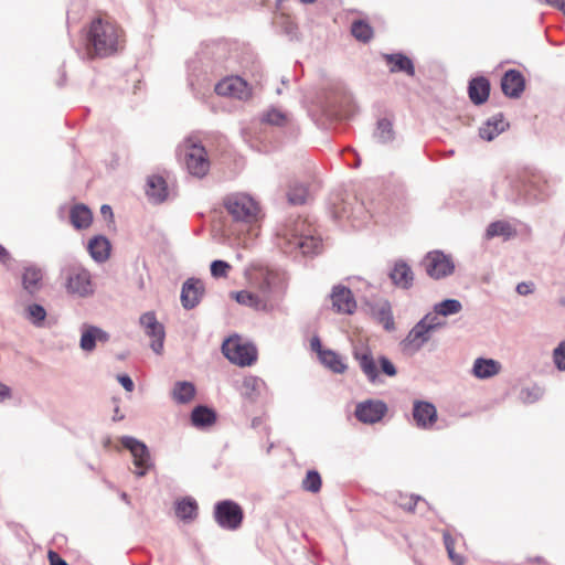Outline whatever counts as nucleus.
Returning <instances> with one entry per match:
<instances>
[{"label": "nucleus", "mask_w": 565, "mask_h": 565, "mask_svg": "<svg viewBox=\"0 0 565 565\" xmlns=\"http://www.w3.org/2000/svg\"><path fill=\"white\" fill-rule=\"evenodd\" d=\"M249 289L233 292L234 299L256 311L271 312L282 299L286 279L282 273L267 266H255L248 274Z\"/></svg>", "instance_id": "obj_1"}, {"label": "nucleus", "mask_w": 565, "mask_h": 565, "mask_svg": "<svg viewBox=\"0 0 565 565\" xmlns=\"http://www.w3.org/2000/svg\"><path fill=\"white\" fill-rule=\"evenodd\" d=\"M277 245L285 254L316 255L322 248V241L306 220H288L277 232Z\"/></svg>", "instance_id": "obj_2"}, {"label": "nucleus", "mask_w": 565, "mask_h": 565, "mask_svg": "<svg viewBox=\"0 0 565 565\" xmlns=\"http://www.w3.org/2000/svg\"><path fill=\"white\" fill-rule=\"evenodd\" d=\"M122 30L109 20L96 18L86 34V51L89 57H107L122 47Z\"/></svg>", "instance_id": "obj_3"}, {"label": "nucleus", "mask_w": 565, "mask_h": 565, "mask_svg": "<svg viewBox=\"0 0 565 565\" xmlns=\"http://www.w3.org/2000/svg\"><path fill=\"white\" fill-rule=\"evenodd\" d=\"M62 286L74 298H89L95 294L90 271L77 260L65 262L60 269Z\"/></svg>", "instance_id": "obj_4"}, {"label": "nucleus", "mask_w": 565, "mask_h": 565, "mask_svg": "<svg viewBox=\"0 0 565 565\" xmlns=\"http://www.w3.org/2000/svg\"><path fill=\"white\" fill-rule=\"evenodd\" d=\"M178 156L188 172L195 178L207 174L211 163L205 148L193 139H185L178 147Z\"/></svg>", "instance_id": "obj_5"}, {"label": "nucleus", "mask_w": 565, "mask_h": 565, "mask_svg": "<svg viewBox=\"0 0 565 565\" xmlns=\"http://www.w3.org/2000/svg\"><path fill=\"white\" fill-rule=\"evenodd\" d=\"M225 209L236 221L243 223H253L257 220L259 213L258 203L248 194L235 193L225 199Z\"/></svg>", "instance_id": "obj_6"}, {"label": "nucleus", "mask_w": 565, "mask_h": 565, "mask_svg": "<svg viewBox=\"0 0 565 565\" xmlns=\"http://www.w3.org/2000/svg\"><path fill=\"white\" fill-rule=\"evenodd\" d=\"M211 70L210 65H203L200 57L188 63V85L195 97H203L210 90L212 84Z\"/></svg>", "instance_id": "obj_7"}, {"label": "nucleus", "mask_w": 565, "mask_h": 565, "mask_svg": "<svg viewBox=\"0 0 565 565\" xmlns=\"http://www.w3.org/2000/svg\"><path fill=\"white\" fill-rule=\"evenodd\" d=\"M214 519L220 527L235 531L242 525L244 513L238 503L224 500L215 504Z\"/></svg>", "instance_id": "obj_8"}, {"label": "nucleus", "mask_w": 565, "mask_h": 565, "mask_svg": "<svg viewBox=\"0 0 565 565\" xmlns=\"http://www.w3.org/2000/svg\"><path fill=\"white\" fill-rule=\"evenodd\" d=\"M514 188L518 191L515 200L523 201L525 203L543 201L550 195L547 185L541 179V177L537 175L520 179L514 184Z\"/></svg>", "instance_id": "obj_9"}, {"label": "nucleus", "mask_w": 565, "mask_h": 565, "mask_svg": "<svg viewBox=\"0 0 565 565\" xmlns=\"http://www.w3.org/2000/svg\"><path fill=\"white\" fill-rule=\"evenodd\" d=\"M222 352L232 363L241 366L250 365L257 359L256 348L238 339H227L222 345Z\"/></svg>", "instance_id": "obj_10"}, {"label": "nucleus", "mask_w": 565, "mask_h": 565, "mask_svg": "<svg viewBox=\"0 0 565 565\" xmlns=\"http://www.w3.org/2000/svg\"><path fill=\"white\" fill-rule=\"evenodd\" d=\"M423 266L427 275L434 279L450 276L455 270L451 257L440 250L429 252L423 259Z\"/></svg>", "instance_id": "obj_11"}, {"label": "nucleus", "mask_w": 565, "mask_h": 565, "mask_svg": "<svg viewBox=\"0 0 565 565\" xmlns=\"http://www.w3.org/2000/svg\"><path fill=\"white\" fill-rule=\"evenodd\" d=\"M353 358L358 361L362 373L365 375L371 384L380 383V374L376 365V361L372 354L371 349L360 342L353 345Z\"/></svg>", "instance_id": "obj_12"}, {"label": "nucleus", "mask_w": 565, "mask_h": 565, "mask_svg": "<svg viewBox=\"0 0 565 565\" xmlns=\"http://www.w3.org/2000/svg\"><path fill=\"white\" fill-rule=\"evenodd\" d=\"M214 90L220 96L246 100L250 96L248 84L239 76H230L220 81Z\"/></svg>", "instance_id": "obj_13"}, {"label": "nucleus", "mask_w": 565, "mask_h": 565, "mask_svg": "<svg viewBox=\"0 0 565 565\" xmlns=\"http://www.w3.org/2000/svg\"><path fill=\"white\" fill-rule=\"evenodd\" d=\"M139 321L146 334L152 339L150 344L152 351L157 354H161L166 337L164 327L157 320L152 311L143 313Z\"/></svg>", "instance_id": "obj_14"}, {"label": "nucleus", "mask_w": 565, "mask_h": 565, "mask_svg": "<svg viewBox=\"0 0 565 565\" xmlns=\"http://www.w3.org/2000/svg\"><path fill=\"white\" fill-rule=\"evenodd\" d=\"M387 406L380 399H366L355 406L354 415L363 424H375L386 414Z\"/></svg>", "instance_id": "obj_15"}, {"label": "nucleus", "mask_w": 565, "mask_h": 565, "mask_svg": "<svg viewBox=\"0 0 565 565\" xmlns=\"http://www.w3.org/2000/svg\"><path fill=\"white\" fill-rule=\"evenodd\" d=\"M109 334L99 327L83 323L81 326L79 348L86 352H93L98 342L106 343L109 341Z\"/></svg>", "instance_id": "obj_16"}, {"label": "nucleus", "mask_w": 565, "mask_h": 565, "mask_svg": "<svg viewBox=\"0 0 565 565\" xmlns=\"http://www.w3.org/2000/svg\"><path fill=\"white\" fill-rule=\"evenodd\" d=\"M388 277L396 288L404 290L412 288L415 279L413 269L403 259H398L393 264Z\"/></svg>", "instance_id": "obj_17"}, {"label": "nucleus", "mask_w": 565, "mask_h": 565, "mask_svg": "<svg viewBox=\"0 0 565 565\" xmlns=\"http://www.w3.org/2000/svg\"><path fill=\"white\" fill-rule=\"evenodd\" d=\"M332 308L338 313H352L356 308L351 290L342 285L334 286L331 292Z\"/></svg>", "instance_id": "obj_18"}, {"label": "nucleus", "mask_w": 565, "mask_h": 565, "mask_svg": "<svg viewBox=\"0 0 565 565\" xmlns=\"http://www.w3.org/2000/svg\"><path fill=\"white\" fill-rule=\"evenodd\" d=\"M431 338V332L419 321L408 331L402 344L412 353L419 351Z\"/></svg>", "instance_id": "obj_19"}, {"label": "nucleus", "mask_w": 565, "mask_h": 565, "mask_svg": "<svg viewBox=\"0 0 565 565\" xmlns=\"http://www.w3.org/2000/svg\"><path fill=\"white\" fill-rule=\"evenodd\" d=\"M413 418L419 428L428 429L437 420V411L434 404L424 401H415Z\"/></svg>", "instance_id": "obj_20"}, {"label": "nucleus", "mask_w": 565, "mask_h": 565, "mask_svg": "<svg viewBox=\"0 0 565 565\" xmlns=\"http://www.w3.org/2000/svg\"><path fill=\"white\" fill-rule=\"evenodd\" d=\"M204 287L201 280L189 278L181 289V303L184 309L196 307L203 296Z\"/></svg>", "instance_id": "obj_21"}, {"label": "nucleus", "mask_w": 565, "mask_h": 565, "mask_svg": "<svg viewBox=\"0 0 565 565\" xmlns=\"http://www.w3.org/2000/svg\"><path fill=\"white\" fill-rule=\"evenodd\" d=\"M501 88L505 96L519 98L525 88V81L520 71L509 70L502 77Z\"/></svg>", "instance_id": "obj_22"}, {"label": "nucleus", "mask_w": 565, "mask_h": 565, "mask_svg": "<svg viewBox=\"0 0 565 565\" xmlns=\"http://www.w3.org/2000/svg\"><path fill=\"white\" fill-rule=\"evenodd\" d=\"M120 441L121 445L131 452L135 466H147L151 463L149 449L142 441L131 436H124Z\"/></svg>", "instance_id": "obj_23"}, {"label": "nucleus", "mask_w": 565, "mask_h": 565, "mask_svg": "<svg viewBox=\"0 0 565 565\" xmlns=\"http://www.w3.org/2000/svg\"><path fill=\"white\" fill-rule=\"evenodd\" d=\"M43 271L41 268L31 265L26 266L22 273V288L30 296H34L42 289Z\"/></svg>", "instance_id": "obj_24"}, {"label": "nucleus", "mask_w": 565, "mask_h": 565, "mask_svg": "<svg viewBox=\"0 0 565 565\" xmlns=\"http://www.w3.org/2000/svg\"><path fill=\"white\" fill-rule=\"evenodd\" d=\"M87 249L90 257L102 264L109 258L111 245L105 236L98 235L89 239Z\"/></svg>", "instance_id": "obj_25"}, {"label": "nucleus", "mask_w": 565, "mask_h": 565, "mask_svg": "<svg viewBox=\"0 0 565 565\" xmlns=\"http://www.w3.org/2000/svg\"><path fill=\"white\" fill-rule=\"evenodd\" d=\"M501 371L500 362L493 359L478 358L473 362L472 375L480 380H487L499 374Z\"/></svg>", "instance_id": "obj_26"}, {"label": "nucleus", "mask_w": 565, "mask_h": 565, "mask_svg": "<svg viewBox=\"0 0 565 565\" xmlns=\"http://www.w3.org/2000/svg\"><path fill=\"white\" fill-rule=\"evenodd\" d=\"M147 196L154 203L163 202L168 196V186L161 175H150L147 180Z\"/></svg>", "instance_id": "obj_27"}, {"label": "nucleus", "mask_w": 565, "mask_h": 565, "mask_svg": "<svg viewBox=\"0 0 565 565\" xmlns=\"http://www.w3.org/2000/svg\"><path fill=\"white\" fill-rule=\"evenodd\" d=\"M468 93L476 105L483 104L490 94V82L486 77H477L469 82Z\"/></svg>", "instance_id": "obj_28"}, {"label": "nucleus", "mask_w": 565, "mask_h": 565, "mask_svg": "<svg viewBox=\"0 0 565 565\" xmlns=\"http://www.w3.org/2000/svg\"><path fill=\"white\" fill-rule=\"evenodd\" d=\"M508 122L501 114L489 118L487 122L480 127L479 136L487 141L493 140L497 136L505 130Z\"/></svg>", "instance_id": "obj_29"}, {"label": "nucleus", "mask_w": 565, "mask_h": 565, "mask_svg": "<svg viewBox=\"0 0 565 565\" xmlns=\"http://www.w3.org/2000/svg\"><path fill=\"white\" fill-rule=\"evenodd\" d=\"M216 422L215 412L204 405H199L191 412V424L199 429L212 426Z\"/></svg>", "instance_id": "obj_30"}, {"label": "nucleus", "mask_w": 565, "mask_h": 565, "mask_svg": "<svg viewBox=\"0 0 565 565\" xmlns=\"http://www.w3.org/2000/svg\"><path fill=\"white\" fill-rule=\"evenodd\" d=\"M385 61L391 65L392 73L403 72L409 76L415 75V67L413 61L402 53L385 54Z\"/></svg>", "instance_id": "obj_31"}, {"label": "nucleus", "mask_w": 565, "mask_h": 565, "mask_svg": "<svg viewBox=\"0 0 565 565\" xmlns=\"http://www.w3.org/2000/svg\"><path fill=\"white\" fill-rule=\"evenodd\" d=\"M264 387L265 382L260 377L248 375L243 379L239 391L242 396L254 402L259 397Z\"/></svg>", "instance_id": "obj_32"}, {"label": "nucleus", "mask_w": 565, "mask_h": 565, "mask_svg": "<svg viewBox=\"0 0 565 565\" xmlns=\"http://www.w3.org/2000/svg\"><path fill=\"white\" fill-rule=\"evenodd\" d=\"M196 390L192 382H175L171 392L172 398L177 404H188L195 396Z\"/></svg>", "instance_id": "obj_33"}, {"label": "nucleus", "mask_w": 565, "mask_h": 565, "mask_svg": "<svg viewBox=\"0 0 565 565\" xmlns=\"http://www.w3.org/2000/svg\"><path fill=\"white\" fill-rule=\"evenodd\" d=\"M70 218L72 225L79 230L86 228L90 225L93 221V215L87 206L83 204H77L71 209Z\"/></svg>", "instance_id": "obj_34"}, {"label": "nucleus", "mask_w": 565, "mask_h": 565, "mask_svg": "<svg viewBox=\"0 0 565 565\" xmlns=\"http://www.w3.org/2000/svg\"><path fill=\"white\" fill-rule=\"evenodd\" d=\"M319 360L326 367L331 370L333 373L342 374L347 371L348 366L343 362L342 358L332 350L321 351Z\"/></svg>", "instance_id": "obj_35"}, {"label": "nucleus", "mask_w": 565, "mask_h": 565, "mask_svg": "<svg viewBox=\"0 0 565 565\" xmlns=\"http://www.w3.org/2000/svg\"><path fill=\"white\" fill-rule=\"evenodd\" d=\"M175 514L183 521H192L198 515V504L192 498H184L175 503Z\"/></svg>", "instance_id": "obj_36"}, {"label": "nucleus", "mask_w": 565, "mask_h": 565, "mask_svg": "<svg viewBox=\"0 0 565 565\" xmlns=\"http://www.w3.org/2000/svg\"><path fill=\"white\" fill-rule=\"evenodd\" d=\"M513 234H514L513 227L510 225V223H508L505 221L492 222L488 225L487 231H486V237L488 239H491L497 236H503L505 238H510L511 236H513Z\"/></svg>", "instance_id": "obj_37"}, {"label": "nucleus", "mask_w": 565, "mask_h": 565, "mask_svg": "<svg viewBox=\"0 0 565 565\" xmlns=\"http://www.w3.org/2000/svg\"><path fill=\"white\" fill-rule=\"evenodd\" d=\"M462 310V305L457 299H445L434 305V311L441 317L457 315Z\"/></svg>", "instance_id": "obj_38"}, {"label": "nucleus", "mask_w": 565, "mask_h": 565, "mask_svg": "<svg viewBox=\"0 0 565 565\" xmlns=\"http://www.w3.org/2000/svg\"><path fill=\"white\" fill-rule=\"evenodd\" d=\"M374 138L381 143H386L393 140V125L388 119L383 118L377 121Z\"/></svg>", "instance_id": "obj_39"}, {"label": "nucleus", "mask_w": 565, "mask_h": 565, "mask_svg": "<svg viewBox=\"0 0 565 565\" xmlns=\"http://www.w3.org/2000/svg\"><path fill=\"white\" fill-rule=\"evenodd\" d=\"M309 192L306 185L295 183L287 193L288 201L294 205H301L307 202Z\"/></svg>", "instance_id": "obj_40"}, {"label": "nucleus", "mask_w": 565, "mask_h": 565, "mask_svg": "<svg viewBox=\"0 0 565 565\" xmlns=\"http://www.w3.org/2000/svg\"><path fill=\"white\" fill-rule=\"evenodd\" d=\"M351 32L356 40L364 43L369 42L373 36V29L362 20L352 23Z\"/></svg>", "instance_id": "obj_41"}, {"label": "nucleus", "mask_w": 565, "mask_h": 565, "mask_svg": "<svg viewBox=\"0 0 565 565\" xmlns=\"http://www.w3.org/2000/svg\"><path fill=\"white\" fill-rule=\"evenodd\" d=\"M46 318V310L43 306L33 303L26 308V319L35 327H41Z\"/></svg>", "instance_id": "obj_42"}, {"label": "nucleus", "mask_w": 565, "mask_h": 565, "mask_svg": "<svg viewBox=\"0 0 565 565\" xmlns=\"http://www.w3.org/2000/svg\"><path fill=\"white\" fill-rule=\"evenodd\" d=\"M263 121L274 126H285L289 122L288 115L280 109L271 108L263 116Z\"/></svg>", "instance_id": "obj_43"}, {"label": "nucleus", "mask_w": 565, "mask_h": 565, "mask_svg": "<svg viewBox=\"0 0 565 565\" xmlns=\"http://www.w3.org/2000/svg\"><path fill=\"white\" fill-rule=\"evenodd\" d=\"M302 488L306 491L316 493L321 488V477L316 470H309L302 480Z\"/></svg>", "instance_id": "obj_44"}, {"label": "nucleus", "mask_w": 565, "mask_h": 565, "mask_svg": "<svg viewBox=\"0 0 565 565\" xmlns=\"http://www.w3.org/2000/svg\"><path fill=\"white\" fill-rule=\"evenodd\" d=\"M439 316L440 315H437L435 311L428 312L419 320V322L427 327V329L433 333L446 324L439 319Z\"/></svg>", "instance_id": "obj_45"}, {"label": "nucleus", "mask_w": 565, "mask_h": 565, "mask_svg": "<svg viewBox=\"0 0 565 565\" xmlns=\"http://www.w3.org/2000/svg\"><path fill=\"white\" fill-rule=\"evenodd\" d=\"M377 318H379L380 322L383 323V326L386 330L394 329V327H395L394 318H393L391 307L388 303L381 306V308L377 311Z\"/></svg>", "instance_id": "obj_46"}, {"label": "nucleus", "mask_w": 565, "mask_h": 565, "mask_svg": "<svg viewBox=\"0 0 565 565\" xmlns=\"http://www.w3.org/2000/svg\"><path fill=\"white\" fill-rule=\"evenodd\" d=\"M231 265L225 260H214L211 264V275L214 278H225L228 275Z\"/></svg>", "instance_id": "obj_47"}, {"label": "nucleus", "mask_w": 565, "mask_h": 565, "mask_svg": "<svg viewBox=\"0 0 565 565\" xmlns=\"http://www.w3.org/2000/svg\"><path fill=\"white\" fill-rule=\"evenodd\" d=\"M553 360L556 367L561 371H565V341H562L553 352Z\"/></svg>", "instance_id": "obj_48"}, {"label": "nucleus", "mask_w": 565, "mask_h": 565, "mask_svg": "<svg viewBox=\"0 0 565 565\" xmlns=\"http://www.w3.org/2000/svg\"><path fill=\"white\" fill-rule=\"evenodd\" d=\"M542 390L540 387L524 388L521 391V397L525 403H534L542 396Z\"/></svg>", "instance_id": "obj_49"}, {"label": "nucleus", "mask_w": 565, "mask_h": 565, "mask_svg": "<svg viewBox=\"0 0 565 565\" xmlns=\"http://www.w3.org/2000/svg\"><path fill=\"white\" fill-rule=\"evenodd\" d=\"M379 363H380L382 372L385 375H387L390 377H393L396 375L397 370H396L395 365L386 356L381 355L379 358Z\"/></svg>", "instance_id": "obj_50"}, {"label": "nucleus", "mask_w": 565, "mask_h": 565, "mask_svg": "<svg viewBox=\"0 0 565 565\" xmlns=\"http://www.w3.org/2000/svg\"><path fill=\"white\" fill-rule=\"evenodd\" d=\"M418 501H422L419 497L411 495L408 498H402L399 505L406 511L413 512Z\"/></svg>", "instance_id": "obj_51"}, {"label": "nucleus", "mask_w": 565, "mask_h": 565, "mask_svg": "<svg viewBox=\"0 0 565 565\" xmlns=\"http://www.w3.org/2000/svg\"><path fill=\"white\" fill-rule=\"evenodd\" d=\"M515 291L520 296L531 295L534 291V284L532 281H521L516 285Z\"/></svg>", "instance_id": "obj_52"}, {"label": "nucleus", "mask_w": 565, "mask_h": 565, "mask_svg": "<svg viewBox=\"0 0 565 565\" xmlns=\"http://www.w3.org/2000/svg\"><path fill=\"white\" fill-rule=\"evenodd\" d=\"M117 380L118 382L122 385V387L127 391V392H132L134 388H135V384H134V381L131 380V377L127 374H119L117 376Z\"/></svg>", "instance_id": "obj_53"}, {"label": "nucleus", "mask_w": 565, "mask_h": 565, "mask_svg": "<svg viewBox=\"0 0 565 565\" xmlns=\"http://www.w3.org/2000/svg\"><path fill=\"white\" fill-rule=\"evenodd\" d=\"M49 559L51 565H68L56 552H49Z\"/></svg>", "instance_id": "obj_54"}, {"label": "nucleus", "mask_w": 565, "mask_h": 565, "mask_svg": "<svg viewBox=\"0 0 565 565\" xmlns=\"http://www.w3.org/2000/svg\"><path fill=\"white\" fill-rule=\"evenodd\" d=\"M11 396V388L0 382V403H2L4 399L9 398Z\"/></svg>", "instance_id": "obj_55"}, {"label": "nucleus", "mask_w": 565, "mask_h": 565, "mask_svg": "<svg viewBox=\"0 0 565 565\" xmlns=\"http://www.w3.org/2000/svg\"><path fill=\"white\" fill-rule=\"evenodd\" d=\"M310 347L313 351H316L318 353V355H320L321 351H324V349H322L321 341L318 337H313L311 339Z\"/></svg>", "instance_id": "obj_56"}, {"label": "nucleus", "mask_w": 565, "mask_h": 565, "mask_svg": "<svg viewBox=\"0 0 565 565\" xmlns=\"http://www.w3.org/2000/svg\"><path fill=\"white\" fill-rule=\"evenodd\" d=\"M10 260L9 252L0 244V262L7 264Z\"/></svg>", "instance_id": "obj_57"}, {"label": "nucleus", "mask_w": 565, "mask_h": 565, "mask_svg": "<svg viewBox=\"0 0 565 565\" xmlns=\"http://www.w3.org/2000/svg\"><path fill=\"white\" fill-rule=\"evenodd\" d=\"M444 543H445V547L447 551L452 550L455 546H454V539L450 536L449 533H444Z\"/></svg>", "instance_id": "obj_58"}, {"label": "nucleus", "mask_w": 565, "mask_h": 565, "mask_svg": "<svg viewBox=\"0 0 565 565\" xmlns=\"http://www.w3.org/2000/svg\"><path fill=\"white\" fill-rule=\"evenodd\" d=\"M151 466H152V463H148L147 466H136V468H137V470H136V472H135V473H136V476H137L138 478L143 477V476L147 473L148 469H149Z\"/></svg>", "instance_id": "obj_59"}, {"label": "nucleus", "mask_w": 565, "mask_h": 565, "mask_svg": "<svg viewBox=\"0 0 565 565\" xmlns=\"http://www.w3.org/2000/svg\"><path fill=\"white\" fill-rule=\"evenodd\" d=\"M544 2L553 8L558 9V10H561L565 4L564 0H544Z\"/></svg>", "instance_id": "obj_60"}, {"label": "nucleus", "mask_w": 565, "mask_h": 565, "mask_svg": "<svg viewBox=\"0 0 565 565\" xmlns=\"http://www.w3.org/2000/svg\"><path fill=\"white\" fill-rule=\"evenodd\" d=\"M451 562L455 564V565H463V557L456 554V556L454 558H451Z\"/></svg>", "instance_id": "obj_61"}, {"label": "nucleus", "mask_w": 565, "mask_h": 565, "mask_svg": "<svg viewBox=\"0 0 565 565\" xmlns=\"http://www.w3.org/2000/svg\"><path fill=\"white\" fill-rule=\"evenodd\" d=\"M100 212L103 215H107V214L111 215L113 214L111 207L106 204L102 206Z\"/></svg>", "instance_id": "obj_62"}, {"label": "nucleus", "mask_w": 565, "mask_h": 565, "mask_svg": "<svg viewBox=\"0 0 565 565\" xmlns=\"http://www.w3.org/2000/svg\"><path fill=\"white\" fill-rule=\"evenodd\" d=\"M121 500H124L126 503H129L128 494L126 492L120 493Z\"/></svg>", "instance_id": "obj_63"}, {"label": "nucleus", "mask_w": 565, "mask_h": 565, "mask_svg": "<svg viewBox=\"0 0 565 565\" xmlns=\"http://www.w3.org/2000/svg\"><path fill=\"white\" fill-rule=\"evenodd\" d=\"M447 553H448V556L450 559L454 558L456 556L455 547L452 550L449 548V551H447Z\"/></svg>", "instance_id": "obj_64"}]
</instances>
